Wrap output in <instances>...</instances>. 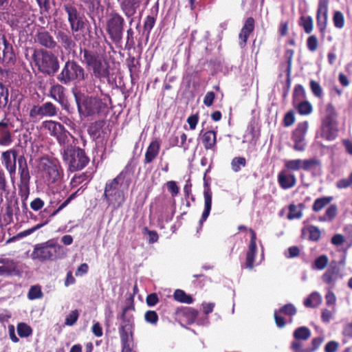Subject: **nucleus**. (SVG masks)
Returning <instances> with one entry per match:
<instances>
[{
  "label": "nucleus",
  "mask_w": 352,
  "mask_h": 352,
  "mask_svg": "<svg viewBox=\"0 0 352 352\" xmlns=\"http://www.w3.org/2000/svg\"><path fill=\"white\" fill-rule=\"evenodd\" d=\"M67 249L58 243L56 239L36 244L31 254L32 259L40 261H54L67 256Z\"/></svg>",
  "instance_id": "1"
},
{
  "label": "nucleus",
  "mask_w": 352,
  "mask_h": 352,
  "mask_svg": "<svg viewBox=\"0 0 352 352\" xmlns=\"http://www.w3.org/2000/svg\"><path fill=\"white\" fill-rule=\"evenodd\" d=\"M81 53L82 63L92 69L96 78L100 80L109 78L110 66L104 52L84 49L81 50Z\"/></svg>",
  "instance_id": "2"
},
{
  "label": "nucleus",
  "mask_w": 352,
  "mask_h": 352,
  "mask_svg": "<svg viewBox=\"0 0 352 352\" xmlns=\"http://www.w3.org/2000/svg\"><path fill=\"white\" fill-rule=\"evenodd\" d=\"M124 174L120 173L116 177L107 182L103 197L109 207L118 210L122 207L126 201L124 190Z\"/></svg>",
  "instance_id": "3"
},
{
  "label": "nucleus",
  "mask_w": 352,
  "mask_h": 352,
  "mask_svg": "<svg viewBox=\"0 0 352 352\" xmlns=\"http://www.w3.org/2000/svg\"><path fill=\"white\" fill-rule=\"evenodd\" d=\"M38 168L43 182L50 188H53L61 182L63 170L57 160L43 157L40 161Z\"/></svg>",
  "instance_id": "4"
},
{
  "label": "nucleus",
  "mask_w": 352,
  "mask_h": 352,
  "mask_svg": "<svg viewBox=\"0 0 352 352\" xmlns=\"http://www.w3.org/2000/svg\"><path fill=\"white\" fill-rule=\"evenodd\" d=\"M32 58V63L43 73L54 74L58 69L57 58L49 51L43 49L34 50Z\"/></svg>",
  "instance_id": "5"
},
{
  "label": "nucleus",
  "mask_w": 352,
  "mask_h": 352,
  "mask_svg": "<svg viewBox=\"0 0 352 352\" xmlns=\"http://www.w3.org/2000/svg\"><path fill=\"white\" fill-rule=\"evenodd\" d=\"M64 85L79 82L85 79V69L74 60H67L57 77Z\"/></svg>",
  "instance_id": "6"
},
{
  "label": "nucleus",
  "mask_w": 352,
  "mask_h": 352,
  "mask_svg": "<svg viewBox=\"0 0 352 352\" xmlns=\"http://www.w3.org/2000/svg\"><path fill=\"white\" fill-rule=\"evenodd\" d=\"M78 110L80 114L85 116H91L103 112L107 105L101 99L94 97H84L83 98L75 95Z\"/></svg>",
  "instance_id": "7"
},
{
  "label": "nucleus",
  "mask_w": 352,
  "mask_h": 352,
  "mask_svg": "<svg viewBox=\"0 0 352 352\" xmlns=\"http://www.w3.org/2000/svg\"><path fill=\"white\" fill-rule=\"evenodd\" d=\"M62 157L69 170L72 172L82 169L89 162L85 151L76 146L71 150L67 148Z\"/></svg>",
  "instance_id": "8"
},
{
  "label": "nucleus",
  "mask_w": 352,
  "mask_h": 352,
  "mask_svg": "<svg viewBox=\"0 0 352 352\" xmlns=\"http://www.w3.org/2000/svg\"><path fill=\"white\" fill-rule=\"evenodd\" d=\"M18 164L20 176L19 193L23 200H26L30 195V175L26 160L23 156H20L18 158Z\"/></svg>",
  "instance_id": "9"
},
{
  "label": "nucleus",
  "mask_w": 352,
  "mask_h": 352,
  "mask_svg": "<svg viewBox=\"0 0 352 352\" xmlns=\"http://www.w3.org/2000/svg\"><path fill=\"white\" fill-rule=\"evenodd\" d=\"M124 19L118 14H113L107 21V31L110 38L116 43L120 42L122 38Z\"/></svg>",
  "instance_id": "10"
},
{
  "label": "nucleus",
  "mask_w": 352,
  "mask_h": 352,
  "mask_svg": "<svg viewBox=\"0 0 352 352\" xmlns=\"http://www.w3.org/2000/svg\"><path fill=\"white\" fill-rule=\"evenodd\" d=\"M59 109L52 102H45L41 105H34L30 110L29 116L32 119L38 117L53 118L58 115Z\"/></svg>",
  "instance_id": "11"
},
{
  "label": "nucleus",
  "mask_w": 352,
  "mask_h": 352,
  "mask_svg": "<svg viewBox=\"0 0 352 352\" xmlns=\"http://www.w3.org/2000/svg\"><path fill=\"white\" fill-rule=\"evenodd\" d=\"M64 9L68 16V21L69 23L72 32H78L82 29L84 27V18L83 16L78 12L77 8L71 5L65 4Z\"/></svg>",
  "instance_id": "12"
},
{
  "label": "nucleus",
  "mask_w": 352,
  "mask_h": 352,
  "mask_svg": "<svg viewBox=\"0 0 352 352\" xmlns=\"http://www.w3.org/2000/svg\"><path fill=\"white\" fill-rule=\"evenodd\" d=\"M17 151L15 149H10L2 152L1 163L8 172L10 179L14 182L16 175Z\"/></svg>",
  "instance_id": "13"
},
{
  "label": "nucleus",
  "mask_w": 352,
  "mask_h": 352,
  "mask_svg": "<svg viewBox=\"0 0 352 352\" xmlns=\"http://www.w3.org/2000/svg\"><path fill=\"white\" fill-rule=\"evenodd\" d=\"M308 129L307 121L300 122L293 132L292 140L294 142V148L298 151H302L305 148V134Z\"/></svg>",
  "instance_id": "14"
},
{
  "label": "nucleus",
  "mask_w": 352,
  "mask_h": 352,
  "mask_svg": "<svg viewBox=\"0 0 352 352\" xmlns=\"http://www.w3.org/2000/svg\"><path fill=\"white\" fill-rule=\"evenodd\" d=\"M13 126L10 119L5 117L0 121V146H9L13 142L12 130Z\"/></svg>",
  "instance_id": "15"
},
{
  "label": "nucleus",
  "mask_w": 352,
  "mask_h": 352,
  "mask_svg": "<svg viewBox=\"0 0 352 352\" xmlns=\"http://www.w3.org/2000/svg\"><path fill=\"white\" fill-rule=\"evenodd\" d=\"M49 96L56 101L64 109H68L69 102L66 96V89L60 84L53 85L49 90Z\"/></svg>",
  "instance_id": "16"
},
{
  "label": "nucleus",
  "mask_w": 352,
  "mask_h": 352,
  "mask_svg": "<svg viewBox=\"0 0 352 352\" xmlns=\"http://www.w3.org/2000/svg\"><path fill=\"white\" fill-rule=\"evenodd\" d=\"M249 232L250 233V241L246 252L245 267L249 270H252L254 266V259L257 253V246L256 243V234L252 229H249Z\"/></svg>",
  "instance_id": "17"
},
{
  "label": "nucleus",
  "mask_w": 352,
  "mask_h": 352,
  "mask_svg": "<svg viewBox=\"0 0 352 352\" xmlns=\"http://www.w3.org/2000/svg\"><path fill=\"white\" fill-rule=\"evenodd\" d=\"M328 14V0H319L316 22L319 31L324 34L327 28Z\"/></svg>",
  "instance_id": "18"
},
{
  "label": "nucleus",
  "mask_w": 352,
  "mask_h": 352,
  "mask_svg": "<svg viewBox=\"0 0 352 352\" xmlns=\"http://www.w3.org/2000/svg\"><path fill=\"white\" fill-rule=\"evenodd\" d=\"M297 312L296 308L295 306L292 303H288L283 307H280L278 311L276 310L274 311V319L276 325L282 328L285 324V319L280 316V314H285L286 316H294Z\"/></svg>",
  "instance_id": "19"
},
{
  "label": "nucleus",
  "mask_w": 352,
  "mask_h": 352,
  "mask_svg": "<svg viewBox=\"0 0 352 352\" xmlns=\"http://www.w3.org/2000/svg\"><path fill=\"white\" fill-rule=\"evenodd\" d=\"M278 182L280 186L286 190L293 188L297 180L293 173L283 168L278 174Z\"/></svg>",
  "instance_id": "20"
},
{
  "label": "nucleus",
  "mask_w": 352,
  "mask_h": 352,
  "mask_svg": "<svg viewBox=\"0 0 352 352\" xmlns=\"http://www.w3.org/2000/svg\"><path fill=\"white\" fill-rule=\"evenodd\" d=\"M342 278L339 267L331 264L322 276L324 283L330 287H334L336 281Z\"/></svg>",
  "instance_id": "21"
},
{
  "label": "nucleus",
  "mask_w": 352,
  "mask_h": 352,
  "mask_svg": "<svg viewBox=\"0 0 352 352\" xmlns=\"http://www.w3.org/2000/svg\"><path fill=\"white\" fill-rule=\"evenodd\" d=\"M337 131V129L331 118L327 117L322 122L321 136L331 141L336 138Z\"/></svg>",
  "instance_id": "22"
},
{
  "label": "nucleus",
  "mask_w": 352,
  "mask_h": 352,
  "mask_svg": "<svg viewBox=\"0 0 352 352\" xmlns=\"http://www.w3.org/2000/svg\"><path fill=\"white\" fill-rule=\"evenodd\" d=\"M122 347L131 346L132 344V323L128 320L121 324L119 328Z\"/></svg>",
  "instance_id": "23"
},
{
  "label": "nucleus",
  "mask_w": 352,
  "mask_h": 352,
  "mask_svg": "<svg viewBox=\"0 0 352 352\" xmlns=\"http://www.w3.org/2000/svg\"><path fill=\"white\" fill-rule=\"evenodd\" d=\"M160 147L161 144L158 140H154L151 142L145 152L144 159V164H151L156 159L160 153Z\"/></svg>",
  "instance_id": "24"
},
{
  "label": "nucleus",
  "mask_w": 352,
  "mask_h": 352,
  "mask_svg": "<svg viewBox=\"0 0 352 352\" xmlns=\"http://www.w3.org/2000/svg\"><path fill=\"white\" fill-rule=\"evenodd\" d=\"M35 41L41 45L49 49H53L56 45V43L52 35L46 30L38 31L36 35Z\"/></svg>",
  "instance_id": "25"
},
{
  "label": "nucleus",
  "mask_w": 352,
  "mask_h": 352,
  "mask_svg": "<svg viewBox=\"0 0 352 352\" xmlns=\"http://www.w3.org/2000/svg\"><path fill=\"white\" fill-rule=\"evenodd\" d=\"M321 162L317 158L302 159V170L310 172L313 175L321 173Z\"/></svg>",
  "instance_id": "26"
},
{
  "label": "nucleus",
  "mask_w": 352,
  "mask_h": 352,
  "mask_svg": "<svg viewBox=\"0 0 352 352\" xmlns=\"http://www.w3.org/2000/svg\"><path fill=\"white\" fill-rule=\"evenodd\" d=\"M42 127L54 138L57 137L65 129L60 123L52 120L43 121Z\"/></svg>",
  "instance_id": "27"
},
{
  "label": "nucleus",
  "mask_w": 352,
  "mask_h": 352,
  "mask_svg": "<svg viewBox=\"0 0 352 352\" xmlns=\"http://www.w3.org/2000/svg\"><path fill=\"white\" fill-rule=\"evenodd\" d=\"M70 138H72V135L66 129L63 130V131L55 138L61 147L60 153L62 155L64 154V151H66L67 148L68 150H71L75 147L70 143Z\"/></svg>",
  "instance_id": "28"
},
{
  "label": "nucleus",
  "mask_w": 352,
  "mask_h": 352,
  "mask_svg": "<svg viewBox=\"0 0 352 352\" xmlns=\"http://www.w3.org/2000/svg\"><path fill=\"white\" fill-rule=\"evenodd\" d=\"M204 210L203 211L201 218L199 220L200 226H201L203 223L205 221H206L207 218L208 217V216L210 214V212L211 210V207H212V192L209 188L204 190Z\"/></svg>",
  "instance_id": "29"
},
{
  "label": "nucleus",
  "mask_w": 352,
  "mask_h": 352,
  "mask_svg": "<svg viewBox=\"0 0 352 352\" xmlns=\"http://www.w3.org/2000/svg\"><path fill=\"white\" fill-rule=\"evenodd\" d=\"M142 0H124L122 4L121 8L127 17L133 16L137 8L140 6V3Z\"/></svg>",
  "instance_id": "30"
},
{
  "label": "nucleus",
  "mask_w": 352,
  "mask_h": 352,
  "mask_svg": "<svg viewBox=\"0 0 352 352\" xmlns=\"http://www.w3.org/2000/svg\"><path fill=\"white\" fill-rule=\"evenodd\" d=\"M56 38L65 50L68 52H70L76 47V43L72 36L64 32L59 31Z\"/></svg>",
  "instance_id": "31"
},
{
  "label": "nucleus",
  "mask_w": 352,
  "mask_h": 352,
  "mask_svg": "<svg viewBox=\"0 0 352 352\" xmlns=\"http://www.w3.org/2000/svg\"><path fill=\"white\" fill-rule=\"evenodd\" d=\"M337 214V206L336 204H331L326 209L324 214L318 217V220L320 222H331Z\"/></svg>",
  "instance_id": "32"
},
{
  "label": "nucleus",
  "mask_w": 352,
  "mask_h": 352,
  "mask_svg": "<svg viewBox=\"0 0 352 352\" xmlns=\"http://www.w3.org/2000/svg\"><path fill=\"white\" fill-rule=\"evenodd\" d=\"M305 206L302 203L297 205L290 204L289 206V213L287 214V219L289 220L299 219L302 217V210L305 209Z\"/></svg>",
  "instance_id": "33"
},
{
  "label": "nucleus",
  "mask_w": 352,
  "mask_h": 352,
  "mask_svg": "<svg viewBox=\"0 0 352 352\" xmlns=\"http://www.w3.org/2000/svg\"><path fill=\"white\" fill-rule=\"evenodd\" d=\"M0 266V275H12L17 272L16 263L13 260H3Z\"/></svg>",
  "instance_id": "34"
},
{
  "label": "nucleus",
  "mask_w": 352,
  "mask_h": 352,
  "mask_svg": "<svg viewBox=\"0 0 352 352\" xmlns=\"http://www.w3.org/2000/svg\"><path fill=\"white\" fill-rule=\"evenodd\" d=\"M284 168L290 172L302 170V159L285 160Z\"/></svg>",
  "instance_id": "35"
},
{
  "label": "nucleus",
  "mask_w": 352,
  "mask_h": 352,
  "mask_svg": "<svg viewBox=\"0 0 352 352\" xmlns=\"http://www.w3.org/2000/svg\"><path fill=\"white\" fill-rule=\"evenodd\" d=\"M305 100H307L306 92L304 87L301 85H296L293 92V105Z\"/></svg>",
  "instance_id": "36"
},
{
  "label": "nucleus",
  "mask_w": 352,
  "mask_h": 352,
  "mask_svg": "<svg viewBox=\"0 0 352 352\" xmlns=\"http://www.w3.org/2000/svg\"><path fill=\"white\" fill-rule=\"evenodd\" d=\"M202 142L206 149H212L216 144V133L213 131H208L202 138Z\"/></svg>",
  "instance_id": "37"
},
{
  "label": "nucleus",
  "mask_w": 352,
  "mask_h": 352,
  "mask_svg": "<svg viewBox=\"0 0 352 352\" xmlns=\"http://www.w3.org/2000/svg\"><path fill=\"white\" fill-rule=\"evenodd\" d=\"M333 200L332 197H322L317 198L312 206V210L315 212H318L328 206Z\"/></svg>",
  "instance_id": "38"
},
{
  "label": "nucleus",
  "mask_w": 352,
  "mask_h": 352,
  "mask_svg": "<svg viewBox=\"0 0 352 352\" xmlns=\"http://www.w3.org/2000/svg\"><path fill=\"white\" fill-rule=\"evenodd\" d=\"M322 301V297L319 293L315 292L311 293L307 298L304 300V305L306 307H316Z\"/></svg>",
  "instance_id": "39"
},
{
  "label": "nucleus",
  "mask_w": 352,
  "mask_h": 352,
  "mask_svg": "<svg viewBox=\"0 0 352 352\" xmlns=\"http://www.w3.org/2000/svg\"><path fill=\"white\" fill-rule=\"evenodd\" d=\"M14 58V54L13 53L12 46L6 40L1 60L9 63L12 62Z\"/></svg>",
  "instance_id": "40"
},
{
  "label": "nucleus",
  "mask_w": 352,
  "mask_h": 352,
  "mask_svg": "<svg viewBox=\"0 0 352 352\" xmlns=\"http://www.w3.org/2000/svg\"><path fill=\"white\" fill-rule=\"evenodd\" d=\"M173 297L175 300L182 303L191 304L193 302L192 296L188 295L182 289H176Z\"/></svg>",
  "instance_id": "41"
},
{
  "label": "nucleus",
  "mask_w": 352,
  "mask_h": 352,
  "mask_svg": "<svg viewBox=\"0 0 352 352\" xmlns=\"http://www.w3.org/2000/svg\"><path fill=\"white\" fill-rule=\"evenodd\" d=\"M293 335L295 340H307L311 336V331L306 327H300L294 331Z\"/></svg>",
  "instance_id": "42"
},
{
  "label": "nucleus",
  "mask_w": 352,
  "mask_h": 352,
  "mask_svg": "<svg viewBox=\"0 0 352 352\" xmlns=\"http://www.w3.org/2000/svg\"><path fill=\"white\" fill-rule=\"evenodd\" d=\"M300 115H309L312 111V106L307 100L293 105Z\"/></svg>",
  "instance_id": "43"
},
{
  "label": "nucleus",
  "mask_w": 352,
  "mask_h": 352,
  "mask_svg": "<svg viewBox=\"0 0 352 352\" xmlns=\"http://www.w3.org/2000/svg\"><path fill=\"white\" fill-rule=\"evenodd\" d=\"M299 25L303 28L307 34H310L313 30V19L310 16H302L300 18Z\"/></svg>",
  "instance_id": "44"
},
{
  "label": "nucleus",
  "mask_w": 352,
  "mask_h": 352,
  "mask_svg": "<svg viewBox=\"0 0 352 352\" xmlns=\"http://www.w3.org/2000/svg\"><path fill=\"white\" fill-rule=\"evenodd\" d=\"M329 259L327 256L321 255L316 258L311 265V268L313 270H323L328 264Z\"/></svg>",
  "instance_id": "45"
},
{
  "label": "nucleus",
  "mask_w": 352,
  "mask_h": 352,
  "mask_svg": "<svg viewBox=\"0 0 352 352\" xmlns=\"http://www.w3.org/2000/svg\"><path fill=\"white\" fill-rule=\"evenodd\" d=\"M246 165V160L243 157H234L231 162V167L234 172L237 173Z\"/></svg>",
  "instance_id": "46"
},
{
  "label": "nucleus",
  "mask_w": 352,
  "mask_h": 352,
  "mask_svg": "<svg viewBox=\"0 0 352 352\" xmlns=\"http://www.w3.org/2000/svg\"><path fill=\"white\" fill-rule=\"evenodd\" d=\"M43 294L41 291V288L40 286L34 285L32 286L30 289H29L28 294V298L30 300H36V299H40L43 297Z\"/></svg>",
  "instance_id": "47"
},
{
  "label": "nucleus",
  "mask_w": 352,
  "mask_h": 352,
  "mask_svg": "<svg viewBox=\"0 0 352 352\" xmlns=\"http://www.w3.org/2000/svg\"><path fill=\"white\" fill-rule=\"evenodd\" d=\"M309 85L311 92L316 97L321 98L323 96L322 88L318 82L314 80H311L309 82Z\"/></svg>",
  "instance_id": "48"
},
{
  "label": "nucleus",
  "mask_w": 352,
  "mask_h": 352,
  "mask_svg": "<svg viewBox=\"0 0 352 352\" xmlns=\"http://www.w3.org/2000/svg\"><path fill=\"white\" fill-rule=\"evenodd\" d=\"M17 333L20 337L25 338L30 336L32 331L30 326L25 323L21 322L17 325Z\"/></svg>",
  "instance_id": "49"
},
{
  "label": "nucleus",
  "mask_w": 352,
  "mask_h": 352,
  "mask_svg": "<svg viewBox=\"0 0 352 352\" xmlns=\"http://www.w3.org/2000/svg\"><path fill=\"white\" fill-rule=\"evenodd\" d=\"M8 90L0 82V109L5 107L8 102Z\"/></svg>",
  "instance_id": "50"
},
{
  "label": "nucleus",
  "mask_w": 352,
  "mask_h": 352,
  "mask_svg": "<svg viewBox=\"0 0 352 352\" xmlns=\"http://www.w3.org/2000/svg\"><path fill=\"white\" fill-rule=\"evenodd\" d=\"M17 2V8H19V10L16 12V15L23 17L26 16V14L28 13L30 7L29 5L25 3L24 1L16 0Z\"/></svg>",
  "instance_id": "51"
},
{
  "label": "nucleus",
  "mask_w": 352,
  "mask_h": 352,
  "mask_svg": "<svg viewBox=\"0 0 352 352\" xmlns=\"http://www.w3.org/2000/svg\"><path fill=\"white\" fill-rule=\"evenodd\" d=\"M79 317V312L75 309L72 311L65 318V324L67 326L74 325Z\"/></svg>",
  "instance_id": "52"
},
{
  "label": "nucleus",
  "mask_w": 352,
  "mask_h": 352,
  "mask_svg": "<svg viewBox=\"0 0 352 352\" xmlns=\"http://www.w3.org/2000/svg\"><path fill=\"white\" fill-rule=\"evenodd\" d=\"M333 21L335 27L337 28H342L344 25V19L343 14L340 11H336L333 17Z\"/></svg>",
  "instance_id": "53"
},
{
  "label": "nucleus",
  "mask_w": 352,
  "mask_h": 352,
  "mask_svg": "<svg viewBox=\"0 0 352 352\" xmlns=\"http://www.w3.org/2000/svg\"><path fill=\"white\" fill-rule=\"evenodd\" d=\"M146 322L155 326L158 322V316L155 311H147L144 314Z\"/></svg>",
  "instance_id": "54"
},
{
  "label": "nucleus",
  "mask_w": 352,
  "mask_h": 352,
  "mask_svg": "<svg viewBox=\"0 0 352 352\" xmlns=\"http://www.w3.org/2000/svg\"><path fill=\"white\" fill-rule=\"evenodd\" d=\"M352 185V173L347 178H342L337 181L336 186L338 188L343 189L349 188Z\"/></svg>",
  "instance_id": "55"
},
{
  "label": "nucleus",
  "mask_w": 352,
  "mask_h": 352,
  "mask_svg": "<svg viewBox=\"0 0 352 352\" xmlns=\"http://www.w3.org/2000/svg\"><path fill=\"white\" fill-rule=\"evenodd\" d=\"M318 45V41L315 35H311L307 40V47L310 52H315Z\"/></svg>",
  "instance_id": "56"
},
{
  "label": "nucleus",
  "mask_w": 352,
  "mask_h": 352,
  "mask_svg": "<svg viewBox=\"0 0 352 352\" xmlns=\"http://www.w3.org/2000/svg\"><path fill=\"white\" fill-rule=\"evenodd\" d=\"M133 34H134V32H133V30H132V28H129L126 31V42L125 44V48L126 50H129L132 49L135 45Z\"/></svg>",
  "instance_id": "57"
},
{
  "label": "nucleus",
  "mask_w": 352,
  "mask_h": 352,
  "mask_svg": "<svg viewBox=\"0 0 352 352\" xmlns=\"http://www.w3.org/2000/svg\"><path fill=\"white\" fill-rule=\"evenodd\" d=\"M168 191L170 192L172 197H175L179 192V188L177 183L174 181H169L166 184Z\"/></svg>",
  "instance_id": "58"
},
{
  "label": "nucleus",
  "mask_w": 352,
  "mask_h": 352,
  "mask_svg": "<svg viewBox=\"0 0 352 352\" xmlns=\"http://www.w3.org/2000/svg\"><path fill=\"white\" fill-rule=\"evenodd\" d=\"M76 194L73 193L65 201H64L59 206L58 208L55 210L50 215V217H54L56 214H57L60 210H62L64 208H65L69 202L75 197Z\"/></svg>",
  "instance_id": "59"
},
{
  "label": "nucleus",
  "mask_w": 352,
  "mask_h": 352,
  "mask_svg": "<svg viewBox=\"0 0 352 352\" xmlns=\"http://www.w3.org/2000/svg\"><path fill=\"white\" fill-rule=\"evenodd\" d=\"M308 230L310 239L312 241H317L319 239L320 237V231L317 227L311 226L309 227Z\"/></svg>",
  "instance_id": "60"
},
{
  "label": "nucleus",
  "mask_w": 352,
  "mask_h": 352,
  "mask_svg": "<svg viewBox=\"0 0 352 352\" xmlns=\"http://www.w3.org/2000/svg\"><path fill=\"white\" fill-rule=\"evenodd\" d=\"M294 113L292 111L287 112L283 119L284 125L285 126H290L294 123Z\"/></svg>",
  "instance_id": "61"
},
{
  "label": "nucleus",
  "mask_w": 352,
  "mask_h": 352,
  "mask_svg": "<svg viewBox=\"0 0 352 352\" xmlns=\"http://www.w3.org/2000/svg\"><path fill=\"white\" fill-rule=\"evenodd\" d=\"M254 28V20L252 17H249L245 21V23L242 29L248 33H251Z\"/></svg>",
  "instance_id": "62"
},
{
  "label": "nucleus",
  "mask_w": 352,
  "mask_h": 352,
  "mask_svg": "<svg viewBox=\"0 0 352 352\" xmlns=\"http://www.w3.org/2000/svg\"><path fill=\"white\" fill-rule=\"evenodd\" d=\"M300 250L299 248L296 246H292L288 248L287 252L285 253V255L287 258H291L294 257H296L299 255Z\"/></svg>",
  "instance_id": "63"
},
{
  "label": "nucleus",
  "mask_w": 352,
  "mask_h": 352,
  "mask_svg": "<svg viewBox=\"0 0 352 352\" xmlns=\"http://www.w3.org/2000/svg\"><path fill=\"white\" fill-rule=\"evenodd\" d=\"M43 206H44V201L38 197L34 199L30 203V207L34 211L39 210L40 209H41L43 207Z\"/></svg>",
  "instance_id": "64"
}]
</instances>
